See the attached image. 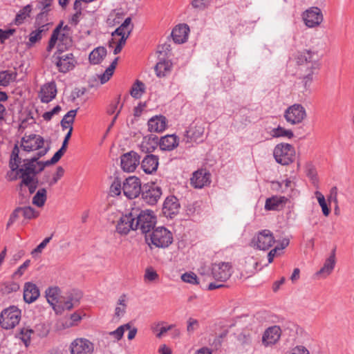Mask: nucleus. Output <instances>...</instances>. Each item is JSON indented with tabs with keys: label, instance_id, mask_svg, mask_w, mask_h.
<instances>
[{
	"label": "nucleus",
	"instance_id": "nucleus-1",
	"mask_svg": "<svg viewBox=\"0 0 354 354\" xmlns=\"http://www.w3.org/2000/svg\"><path fill=\"white\" fill-rule=\"evenodd\" d=\"M299 66L300 78L306 90L308 89L321 68V56L317 51L305 49L299 51L295 56Z\"/></svg>",
	"mask_w": 354,
	"mask_h": 354
},
{
	"label": "nucleus",
	"instance_id": "nucleus-2",
	"mask_svg": "<svg viewBox=\"0 0 354 354\" xmlns=\"http://www.w3.org/2000/svg\"><path fill=\"white\" fill-rule=\"evenodd\" d=\"M50 149L47 146L44 149L38 151L33 157L23 160V165L18 167L15 171L16 174L13 176H10V180H15L18 178L23 179V183L30 182L31 175H37L41 173L46 167L44 165V161H40L39 159L45 156Z\"/></svg>",
	"mask_w": 354,
	"mask_h": 354
},
{
	"label": "nucleus",
	"instance_id": "nucleus-3",
	"mask_svg": "<svg viewBox=\"0 0 354 354\" xmlns=\"http://www.w3.org/2000/svg\"><path fill=\"white\" fill-rule=\"evenodd\" d=\"M46 297L56 313H61L63 310H70L77 307L82 297V293L79 290H73L67 296L66 300L59 301L60 289L57 286L49 287L46 290Z\"/></svg>",
	"mask_w": 354,
	"mask_h": 354
},
{
	"label": "nucleus",
	"instance_id": "nucleus-4",
	"mask_svg": "<svg viewBox=\"0 0 354 354\" xmlns=\"http://www.w3.org/2000/svg\"><path fill=\"white\" fill-rule=\"evenodd\" d=\"M295 149L294 147L288 143H279L273 150V156L276 162L281 165H288L295 159Z\"/></svg>",
	"mask_w": 354,
	"mask_h": 354
},
{
	"label": "nucleus",
	"instance_id": "nucleus-5",
	"mask_svg": "<svg viewBox=\"0 0 354 354\" xmlns=\"http://www.w3.org/2000/svg\"><path fill=\"white\" fill-rule=\"evenodd\" d=\"M21 310L16 306H10L3 310L0 315V325L3 328L12 329L21 319Z\"/></svg>",
	"mask_w": 354,
	"mask_h": 354
},
{
	"label": "nucleus",
	"instance_id": "nucleus-6",
	"mask_svg": "<svg viewBox=\"0 0 354 354\" xmlns=\"http://www.w3.org/2000/svg\"><path fill=\"white\" fill-rule=\"evenodd\" d=\"M136 216L135 223L136 230L140 229L142 234H147L154 229L156 223V216L151 210H142Z\"/></svg>",
	"mask_w": 354,
	"mask_h": 354
},
{
	"label": "nucleus",
	"instance_id": "nucleus-7",
	"mask_svg": "<svg viewBox=\"0 0 354 354\" xmlns=\"http://www.w3.org/2000/svg\"><path fill=\"white\" fill-rule=\"evenodd\" d=\"M151 243L156 248H167L173 241V236L170 231L165 227H158L153 230L149 234Z\"/></svg>",
	"mask_w": 354,
	"mask_h": 354
},
{
	"label": "nucleus",
	"instance_id": "nucleus-8",
	"mask_svg": "<svg viewBox=\"0 0 354 354\" xmlns=\"http://www.w3.org/2000/svg\"><path fill=\"white\" fill-rule=\"evenodd\" d=\"M273 234L269 230H263L254 236L250 245L259 250H268L274 243Z\"/></svg>",
	"mask_w": 354,
	"mask_h": 354
},
{
	"label": "nucleus",
	"instance_id": "nucleus-9",
	"mask_svg": "<svg viewBox=\"0 0 354 354\" xmlns=\"http://www.w3.org/2000/svg\"><path fill=\"white\" fill-rule=\"evenodd\" d=\"M140 194L145 203L154 205L162 195V189L155 184H145L142 186Z\"/></svg>",
	"mask_w": 354,
	"mask_h": 354
},
{
	"label": "nucleus",
	"instance_id": "nucleus-10",
	"mask_svg": "<svg viewBox=\"0 0 354 354\" xmlns=\"http://www.w3.org/2000/svg\"><path fill=\"white\" fill-rule=\"evenodd\" d=\"M44 139L42 136L35 133L25 134L21 140V147L26 152L38 149H44Z\"/></svg>",
	"mask_w": 354,
	"mask_h": 354
},
{
	"label": "nucleus",
	"instance_id": "nucleus-11",
	"mask_svg": "<svg viewBox=\"0 0 354 354\" xmlns=\"http://www.w3.org/2000/svg\"><path fill=\"white\" fill-rule=\"evenodd\" d=\"M306 117V110L299 104H295L289 106L284 113V118L286 121L292 124L301 123Z\"/></svg>",
	"mask_w": 354,
	"mask_h": 354
},
{
	"label": "nucleus",
	"instance_id": "nucleus-12",
	"mask_svg": "<svg viewBox=\"0 0 354 354\" xmlns=\"http://www.w3.org/2000/svg\"><path fill=\"white\" fill-rule=\"evenodd\" d=\"M142 187L140 180L138 178L129 176L123 183L122 189L124 194L128 198L132 199L139 196Z\"/></svg>",
	"mask_w": 354,
	"mask_h": 354
},
{
	"label": "nucleus",
	"instance_id": "nucleus-13",
	"mask_svg": "<svg viewBox=\"0 0 354 354\" xmlns=\"http://www.w3.org/2000/svg\"><path fill=\"white\" fill-rule=\"evenodd\" d=\"M204 127L201 125L192 124L185 131L183 142L186 144H192L193 142L200 143L203 142Z\"/></svg>",
	"mask_w": 354,
	"mask_h": 354
},
{
	"label": "nucleus",
	"instance_id": "nucleus-14",
	"mask_svg": "<svg viewBox=\"0 0 354 354\" xmlns=\"http://www.w3.org/2000/svg\"><path fill=\"white\" fill-rule=\"evenodd\" d=\"M212 274L218 281H227L232 274V266L230 263L220 262L212 264Z\"/></svg>",
	"mask_w": 354,
	"mask_h": 354
},
{
	"label": "nucleus",
	"instance_id": "nucleus-15",
	"mask_svg": "<svg viewBox=\"0 0 354 354\" xmlns=\"http://www.w3.org/2000/svg\"><path fill=\"white\" fill-rule=\"evenodd\" d=\"M71 354H92L94 344L87 339L77 338L70 345Z\"/></svg>",
	"mask_w": 354,
	"mask_h": 354
},
{
	"label": "nucleus",
	"instance_id": "nucleus-16",
	"mask_svg": "<svg viewBox=\"0 0 354 354\" xmlns=\"http://www.w3.org/2000/svg\"><path fill=\"white\" fill-rule=\"evenodd\" d=\"M140 156L134 151L124 153L120 157L122 169L127 172L133 171L140 164Z\"/></svg>",
	"mask_w": 354,
	"mask_h": 354
},
{
	"label": "nucleus",
	"instance_id": "nucleus-17",
	"mask_svg": "<svg viewBox=\"0 0 354 354\" xmlns=\"http://www.w3.org/2000/svg\"><path fill=\"white\" fill-rule=\"evenodd\" d=\"M305 24L309 28L319 26L323 21V15L317 7H311L303 13Z\"/></svg>",
	"mask_w": 354,
	"mask_h": 354
},
{
	"label": "nucleus",
	"instance_id": "nucleus-18",
	"mask_svg": "<svg viewBox=\"0 0 354 354\" xmlns=\"http://www.w3.org/2000/svg\"><path fill=\"white\" fill-rule=\"evenodd\" d=\"M136 216L132 212L122 215L118 222L116 230L120 234H127L131 230H136Z\"/></svg>",
	"mask_w": 354,
	"mask_h": 354
},
{
	"label": "nucleus",
	"instance_id": "nucleus-19",
	"mask_svg": "<svg viewBox=\"0 0 354 354\" xmlns=\"http://www.w3.org/2000/svg\"><path fill=\"white\" fill-rule=\"evenodd\" d=\"M210 177L211 174L207 169H198L193 173L190 183L194 187L201 189L210 184Z\"/></svg>",
	"mask_w": 354,
	"mask_h": 354
},
{
	"label": "nucleus",
	"instance_id": "nucleus-20",
	"mask_svg": "<svg viewBox=\"0 0 354 354\" xmlns=\"http://www.w3.org/2000/svg\"><path fill=\"white\" fill-rule=\"evenodd\" d=\"M180 207L178 199L174 196H169L164 201L162 213L166 217L172 218L178 213Z\"/></svg>",
	"mask_w": 354,
	"mask_h": 354
},
{
	"label": "nucleus",
	"instance_id": "nucleus-21",
	"mask_svg": "<svg viewBox=\"0 0 354 354\" xmlns=\"http://www.w3.org/2000/svg\"><path fill=\"white\" fill-rule=\"evenodd\" d=\"M281 330L279 326H272L268 328L263 334L262 344L265 346L275 344L279 339Z\"/></svg>",
	"mask_w": 354,
	"mask_h": 354
},
{
	"label": "nucleus",
	"instance_id": "nucleus-22",
	"mask_svg": "<svg viewBox=\"0 0 354 354\" xmlns=\"http://www.w3.org/2000/svg\"><path fill=\"white\" fill-rule=\"evenodd\" d=\"M75 61L72 53H67L56 57L55 64L61 73H66L75 67Z\"/></svg>",
	"mask_w": 354,
	"mask_h": 354
},
{
	"label": "nucleus",
	"instance_id": "nucleus-23",
	"mask_svg": "<svg viewBox=\"0 0 354 354\" xmlns=\"http://www.w3.org/2000/svg\"><path fill=\"white\" fill-rule=\"evenodd\" d=\"M336 248H333L330 256L326 259L323 266L316 272V275L322 278L328 277L334 270L336 263Z\"/></svg>",
	"mask_w": 354,
	"mask_h": 354
},
{
	"label": "nucleus",
	"instance_id": "nucleus-24",
	"mask_svg": "<svg viewBox=\"0 0 354 354\" xmlns=\"http://www.w3.org/2000/svg\"><path fill=\"white\" fill-rule=\"evenodd\" d=\"M140 165L145 173L151 174L157 171L159 165V158L157 156L147 154L143 158Z\"/></svg>",
	"mask_w": 354,
	"mask_h": 354
},
{
	"label": "nucleus",
	"instance_id": "nucleus-25",
	"mask_svg": "<svg viewBox=\"0 0 354 354\" xmlns=\"http://www.w3.org/2000/svg\"><path fill=\"white\" fill-rule=\"evenodd\" d=\"M57 94V87L55 82H50L43 85L40 90L41 101L48 103L53 100Z\"/></svg>",
	"mask_w": 354,
	"mask_h": 354
},
{
	"label": "nucleus",
	"instance_id": "nucleus-26",
	"mask_svg": "<svg viewBox=\"0 0 354 354\" xmlns=\"http://www.w3.org/2000/svg\"><path fill=\"white\" fill-rule=\"evenodd\" d=\"M189 28L187 24L177 25L171 31V36L176 44H183L187 39Z\"/></svg>",
	"mask_w": 354,
	"mask_h": 354
},
{
	"label": "nucleus",
	"instance_id": "nucleus-27",
	"mask_svg": "<svg viewBox=\"0 0 354 354\" xmlns=\"http://www.w3.org/2000/svg\"><path fill=\"white\" fill-rule=\"evenodd\" d=\"M40 292L38 287L32 282H26L24 287V299L25 302L31 304L39 297Z\"/></svg>",
	"mask_w": 354,
	"mask_h": 354
},
{
	"label": "nucleus",
	"instance_id": "nucleus-28",
	"mask_svg": "<svg viewBox=\"0 0 354 354\" xmlns=\"http://www.w3.org/2000/svg\"><path fill=\"white\" fill-rule=\"evenodd\" d=\"M288 198L285 196H274L266 201L265 209L268 211H277L283 208L287 203Z\"/></svg>",
	"mask_w": 354,
	"mask_h": 354
},
{
	"label": "nucleus",
	"instance_id": "nucleus-29",
	"mask_svg": "<svg viewBox=\"0 0 354 354\" xmlns=\"http://www.w3.org/2000/svg\"><path fill=\"white\" fill-rule=\"evenodd\" d=\"M166 118L163 115L153 117L148 121V129L150 132H162L166 129Z\"/></svg>",
	"mask_w": 354,
	"mask_h": 354
},
{
	"label": "nucleus",
	"instance_id": "nucleus-30",
	"mask_svg": "<svg viewBox=\"0 0 354 354\" xmlns=\"http://www.w3.org/2000/svg\"><path fill=\"white\" fill-rule=\"evenodd\" d=\"M178 145V138L174 135H167L160 138V149L162 151H171Z\"/></svg>",
	"mask_w": 354,
	"mask_h": 354
},
{
	"label": "nucleus",
	"instance_id": "nucleus-31",
	"mask_svg": "<svg viewBox=\"0 0 354 354\" xmlns=\"http://www.w3.org/2000/svg\"><path fill=\"white\" fill-rule=\"evenodd\" d=\"M106 49L103 46L95 48L89 54L88 59L92 64H98L102 62L106 55Z\"/></svg>",
	"mask_w": 354,
	"mask_h": 354
},
{
	"label": "nucleus",
	"instance_id": "nucleus-32",
	"mask_svg": "<svg viewBox=\"0 0 354 354\" xmlns=\"http://www.w3.org/2000/svg\"><path fill=\"white\" fill-rule=\"evenodd\" d=\"M19 148L16 144L12 149L9 162V167L11 169V172H13L17 169L19 165L23 161L21 158L19 157Z\"/></svg>",
	"mask_w": 354,
	"mask_h": 354
},
{
	"label": "nucleus",
	"instance_id": "nucleus-33",
	"mask_svg": "<svg viewBox=\"0 0 354 354\" xmlns=\"http://www.w3.org/2000/svg\"><path fill=\"white\" fill-rule=\"evenodd\" d=\"M19 284L15 281H5L0 283V292L8 295L19 290Z\"/></svg>",
	"mask_w": 354,
	"mask_h": 354
},
{
	"label": "nucleus",
	"instance_id": "nucleus-34",
	"mask_svg": "<svg viewBox=\"0 0 354 354\" xmlns=\"http://www.w3.org/2000/svg\"><path fill=\"white\" fill-rule=\"evenodd\" d=\"M171 68V63L169 61H162L156 64L155 71L159 77H165L169 73Z\"/></svg>",
	"mask_w": 354,
	"mask_h": 354
},
{
	"label": "nucleus",
	"instance_id": "nucleus-35",
	"mask_svg": "<svg viewBox=\"0 0 354 354\" xmlns=\"http://www.w3.org/2000/svg\"><path fill=\"white\" fill-rule=\"evenodd\" d=\"M47 192L45 188L39 189L32 198V204L41 207L44 205L47 199Z\"/></svg>",
	"mask_w": 354,
	"mask_h": 354
},
{
	"label": "nucleus",
	"instance_id": "nucleus-36",
	"mask_svg": "<svg viewBox=\"0 0 354 354\" xmlns=\"http://www.w3.org/2000/svg\"><path fill=\"white\" fill-rule=\"evenodd\" d=\"M17 73L10 71H0V86H7L11 82L15 80Z\"/></svg>",
	"mask_w": 354,
	"mask_h": 354
},
{
	"label": "nucleus",
	"instance_id": "nucleus-37",
	"mask_svg": "<svg viewBox=\"0 0 354 354\" xmlns=\"http://www.w3.org/2000/svg\"><path fill=\"white\" fill-rule=\"evenodd\" d=\"M49 11L50 10H41V12L37 15L35 20V25L37 26L48 29V26L50 24L48 23V15Z\"/></svg>",
	"mask_w": 354,
	"mask_h": 354
},
{
	"label": "nucleus",
	"instance_id": "nucleus-38",
	"mask_svg": "<svg viewBox=\"0 0 354 354\" xmlns=\"http://www.w3.org/2000/svg\"><path fill=\"white\" fill-rule=\"evenodd\" d=\"M32 10L30 5L24 6L19 12L17 14L15 19V24L16 25H20L24 23V20L30 16V13Z\"/></svg>",
	"mask_w": 354,
	"mask_h": 354
},
{
	"label": "nucleus",
	"instance_id": "nucleus-39",
	"mask_svg": "<svg viewBox=\"0 0 354 354\" xmlns=\"http://www.w3.org/2000/svg\"><path fill=\"white\" fill-rule=\"evenodd\" d=\"M19 208L20 209L21 216H22L24 219L31 220L39 216V212L30 206L19 207Z\"/></svg>",
	"mask_w": 354,
	"mask_h": 354
},
{
	"label": "nucleus",
	"instance_id": "nucleus-40",
	"mask_svg": "<svg viewBox=\"0 0 354 354\" xmlns=\"http://www.w3.org/2000/svg\"><path fill=\"white\" fill-rule=\"evenodd\" d=\"M162 324V322H158L151 326L152 332L156 333V337L159 339L161 338L167 331L171 330L174 326L173 324H171L168 326H162L160 328V326Z\"/></svg>",
	"mask_w": 354,
	"mask_h": 354
},
{
	"label": "nucleus",
	"instance_id": "nucleus-41",
	"mask_svg": "<svg viewBox=\"0 0 354 354\" xmlns=\"http://www.w3.org/2000/svg\"><path fill=\"white\" fill-rule=\"evenodd\" d=\"M77 111V109L71 110L64 116L61 120V126L63 129L69 128V127L74 122Z\"/></svg>",
	"mask_w": 354,
	"mask_h": 354
},
{
	"label": "nucleus",
	"instance_id": "nucleus-42",
	"mask_svg": "<svg viewBox=\"0 0 354 354\" xmlns=\"http://www.w3.org/2000/svg\"><path fill=\"white\" fill-rule=\"evenodd\" d=\"M270 135L273 138L287 137L290 139L294 136V133L291 130L285 129L280 126L273 129L270 132Z\"/></svg>",
	"mask_w": 354,
	"mask_h": 354
},
{
	"label": "nucleus",
	"instance_id": "nucleus-43",
	"mask_svg": "<svg viewBox=\"0 0 354 354\" xmlns=\"http://www.w3.org/2000/svg\"><path fill=\"white\" fill-rule=\"evenodd\" d=\"M47 30L48 28H41L38 27L37 30L32 31L29 35V41L27 43V45L30 46L40 41L42 37V32Z\"/></svg>",
	"mask_w": 354,
	"mask_h": 354
},
{
	"label": "nucleus",
	"instance_id": "nucleus-44",
	"mask_svg": "<svg viewBox=\"0 0 354 354\" xmlns=\"http://www.w3.org/2000/svg\"><path fill=\"white\" fill-rule=\"evenodd\" d=\"M124 13L120 10H113L109 15L107 22L109 25L114 26L119 24L123 18Z\"/></svg>",
	"mask_w": 354,
	"mask_h": 354
},
{
	"label": "nucleus",
	"instance_id": "nucleus-45",
	"mask_svg": "<svg viewBox=\"0 0 354 354\" xmlns=\"http://www.w3.org/2000/svg\"><path fill=\"white\" fill-rule=\"evenodd\" d=\"M315 196L320 207H322L323 214L326 216H328L330 212V209L328 207L324 196L318 191L315 192Z\"/></svg>",
	"mask_w": 354,
	"mask_h": 354
},
{
	"label": "nucleus",
	"instance_id": "nucleus-46",
	"mask_svg": "<svg viewBox=\"0 0 354 354\" xmlns=\"http://www.w3.org/2000/svg\"><path fill=\"white\" fill-rule=\"evenodd\" d=\"M145 89V84L139 81L136 80L135 84L133 85L130 93L131 95L135 98H139L140 97V92H143Z\"/></svg>",
	"mask_w": 354,
	"mask_h": 354
},
{
	"label": "nucleus",
	"instance_id": "nucleus-47",
	"mask_svg": "<svg viewBox=\"0 0 354 354\" xmlns=\"http://www.w3.org/2000/svg\"><path fill=\"white\" fill-rule=\"evenodd\" d=\"M156 148L157 147L152 145V143L147 139L146 136L144 137L143 140L140 145L141 151L147 153H152Z\"/></svg>",
	"mask_w": 354,
	"mask_h": 354
},
{
	"label": "nucleus",
	"instance_id": "nucleus-48",
	"mask_svg": "<svg viewBox=\"0 0 354 354\" xmlns=\"http://www.w3.org/2000/svg\"><path fill=\"white\" fill-rule=\"evenodd\" d=\"M30 264V260L28 259L24 262L22 265H21L17 270L12 274V279H17V278L21 277L27 268L29 267Z\"/></svg>",
	"mask_w": 354,
	"mask_h": 354
},
{
	"label": "nucleus",
	"instance_id": "nucleus-49",
	"mask_svg": "<svg viewBox=\"0 0 354 354\" xmlns=\"http://www.w3.org/2000/svg\"><path fill=\"white\" fill-rule=\"evenodd\" d=\"M33 330L30 328H23L21 329L20 335L22 342L24 343L26 346H28L30 342L31 335L33 333Z\"/></svg>",
	"mask_w": 354,
	"mask_h": 354
},
{
	"label": "nucleus",
	"instance_id": "nucleus-50",
	"mask_svg": "<svg viewBox=\"0 0 354 354\" xmlns=\"http://www.w3.org/2000/svg\"><path fill=\"white\" fill-rule=\"evenodd\" d=\"M110 193L111 196H118L121 193V181L119 178H115L111 187Z\"/></svg>",
	"mask_w": 354,
	"mask_h": 354
},
{
	"label": "nucleus",
	"instance_id": "nucleus-51",
	"mask_svg": "<svg viewBox=\"0 0 354 354\" xmlns=\"http://www.w3.org/2000/svg\"><path fill=\"white\" fill-rule=\"evenodd\" d=\"M144 277L145 281L153 282L158 279L159 275L152 268H147Z\"/></svg>",
	"mask_w": 354,
	"mask_h": 354
},
{
	"label": "nucleus",
	"instance_id": "nucleus-52",
	"mask_svg": "<svg viewBox=\"0 0 354 354\" xmlns=\"http://www.w3.org/2000/svg\"><path fill=\"white\" fill-rule=\"evenodd\" d=\"M181 279L186 283L191 284H198V277L194 272H185L182 274Z\"/></svg>",
	"mask_w": 354,
	"mask_h": 354
},
{
	"label": "nucleus",
	"instance_id": "nucleus-53",
	"mask_svg": "<svg viewBox=\"0 0 354 354\" xmlns=\"http://www.w3.org/2000/svg\"><path fill=\"white\" fill-rule=\"evenodd\" d=\"M199 322L197 319L189 317L187 320V330L189 334L193 333L199 328Z\"/></svg>",
	"mask_w": 354,
	"mask_h": 354
},
{
	"label": "nucleus",
	"instance_id": "nucleus-54",
	"mask_svg": "<svg viewBox=\"0 0 354 354\" xmlns=\"http://www.w3.org/2000/svg\"><path fill=\"white\" fill-rule=\"evenodd\" d=\"M53 234L50 236L45 238L31 252L32 255L36 253H41L42 250L46 248L47 244L52 239Z\"/></svg>",
	"mask_w": 354,
	"mask_h": 354
},
{
	"label": "nucleus",
	"instance_id": "nucleus-55",
	"mask_svg": "<svg viewBox=\"0 0 354 354\" xmlns=\"http://www.w3.org/2000/svg\"><path fill=\"white\" fill-rule=\"evenodd\" d=\"M200 210V205L198 202H194L191 204H188L186 208V212L189 216H193L195 214H198Z\"/></svg>",
	"mask_w": 354,
	"mask_h": 354
},
{
	"label": "nucleus",
	"instance_id": "nucleus-56",
	"mask_svg": "<svg viewBox=\"0 0 354 354\" xmlns=\"http://www.w3.org/2000/svg\"><path fill=\"white\" fill-rule=\"evenodd\" d=\"M15 32V29H0V41L3 44L6 39L10 38Z\"/></svg>",
	"mask_w": 354,
	"mask_h": 354
},
{
	"label": "nucleus",
	"instance_id": "nucleus-57",
	"mask_svg": "<svg viewBox=\"0 0 354 354\" xmlns=\"http://www.w3.org/2000/svg\"><path fill=\"white\" fill-rule=\"evenodd\" d=\"M19 207L15 208L10 216L6 227L8 228L13 223L21 216Z\"/></svg>",
	"mask_w": 354,
	"mask_h": 354
},
{
	"label": "nucleus",
	"instance_id": "nucleus-58",
	"mask_svg": "<svg viewBox=\"0 0 354 354\" xmlns=\"http://www.w3.org/2000/svg\"><path fill=\"white\" fill-rule=\"evenodd\" d=\"M64 169H63L62 167L59 166L57 168V172H56L55 175L53 176V179L49 182V185L52 186V185H55V183H57L58 180L60 179L64 176Z\"/></svg>",
	"mask_w": 354,
	"mask_h": 354
},
{
	"label": "nucleus",
	"instance_id": "nucleus-59",
	"mask_svg": "<svg viewBox=\"0 0 354 354\" xmlns=\"http://www.w3.org/2000/svg\"><path fill=\"white\" fill-rule=\"evenodd\" d=\"M62 156H63V154L61 153V151H57L53 155V156L51 158L50 160L44 161V165H46V167H48V166H50L51 165L55 164L56 162H57L60 160V158H62Z\"/></svg>",
	"mask_w": 354,
	"mask_h": 354
},
{
	"label": "nucleus",
	"instance_id": "nucleus-60",
	"mask_svg": "<svg viewBox=\"0 0 354 354\" xmlns=\"http://www.w3.org/2000/svg\"><path fill=\"white\" fill-rule=\"evenodd\" d=\"M328 201L329 203L333 202L335 205L337 204V188L336 187H333L330 189Z\"/></svg>",
	"mask_w": 354,
	"mask_h": 354
},
{
	"label": "nucleus",
	"instance_id": "nucleus-61",
	"mask_svg": "<svg viewBox=\"0 0 354 354\" xmlns=\"http://www.w3.org/2000/svg\"><path fill=\"white\" fill-rule=\"evenodd\" d=\"M124 335L123 327L119 326L116 330L109 333V335L113 336L116 340L122 339Z\"/></svg>",
	"mask_w": 354,
	"mask_h": 354
},
{
	"label": "nucleus",
	"instance_id": "nucleus-62",
	"mask_svg": "<svg viewBox=\"0 0 354 354\" xmlns=\"http://www.w3.org/2000/svg\"><path fill=\"white\" fill-rule=\"evenodd\" d=\"M207 4V0H192V5L194 8L200 10L205 9Z\"/></svg>",
	"mask_w": 354,
	"mask_h": 354
},
{
	"label": "nucleus",
	"instance_id": "nucleus-63",
	"mask_svg": "<svg viewBox=\"0 0 354 354\" xmlns=\"http://www.w3.org/2000/svg\"><path fill=\"white\" fill-rule=\"evenodd\" d=\"M127 28L126 26H123V24H122L118 28H117L113 32L112 36L114 37L115 35L122 36V35H127Z\"/></svg>",
	"mask_w": 354,
	"mask_h": 354
},
{
	"label": "nucleus",
	"instance_id": "nucleus-64",
	"mask_svg": "<svg viewBox=\"0 0 354 354\" xmlns=\"http://www.w3.org/2000/svg\"><path fill=\"white\" fill-rule=\"evenodd\" d=\"M290 354H310L308 350L304 346H297L292 348Z\"/></svg>",
	"mask_w": 354,
	"mask_h": 354
}]
</instances>
